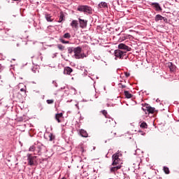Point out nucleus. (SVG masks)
Returning a JSON list of instances; mask_svg holds the SVG:
<instances>
[{"instance_id": "33", "label": "nucleus", "mask_w": 179, "mask_h": 179, "mask_svg": "<svg viewBox=\"0 0 179 179\" xmlns=\"http://www.w3.org/2000/svg\"><path fill=\"white\" fill-rule=\"evenodd\" d=\"M162 20H164V22L165 23H167V22H168L167 18H166V17H163Z\"/></svg>"}, {"instance_id": "3", "label": "nucleus", "mask_w": 179, "mask_h": 179, "mask_svg": "<svg viewBox=\"0 0 179 179\" xmlns=\"http://www.w3.org/2000/svg\"><path fill=\"white\" fill-rule=\"evenodd\" d=\"M114 54L116 58H120V59H124V56L126 55L127 51H122L120 49H117L115 50Z\"/></svg>"}, {"instance_id": "13", "label": "nucleus", "mask_w": 179, "mask_h": 179, "mask_svg": "<svg viewBox=\"0 0 179 179\" xmlns=\"http://www.w3.org/2000/svg\"><path fill=\"white\" fill-rule=\"evenodd\" d=\"M80 134L83 136V138H87V136H89L87 131H86L85 129H80Z\"/></svg>"}, {"instance_id": "24", "label": "nucleus", "mask_w": 179, "mask_h": 179, "mask_svg": "<svg viewBox=\"0 0 179 179\" xmlns=\"http://www.w3.org/2000/svg\"><path fill=\"white\" fill-rule=\"evenodd\" d=\"M163 170H164L165 174H170V169H169V167L164 166Z\"/></svg>"}, {"instance_id": "5", "label": "nucleus", "mask_w": 179, "mask_h": 179, "mask_svg": "<svg viewBox=\"0 0 179 179\" xmlns=\"http://www.w3.org/2000/svg\"><path fill=\"white\" fill-rule=\"evenodd\" d=\"M36 159H37V157L36 156L33 157L31 155L28 156V162L29 166H34V163H36Z\"/></svg>"}, {"instance_id": "36", "label": "nucleus", "mask_w": 179, "mask_h": 179, "mask_svg": "<svg viewBox=\"0 0 179 179\" xmlns=\"http://www.w3.org/2000/svg\"><path fill=\"white\" fill-rule=\"evenodd\" d=\"M122 89H124V88L126 87V86L125 85H122Z\"/></svg>"}, {"instance_id": "4", "label": "nucleus", "mask_w": 179, "mask_h": 179, "mask_svg": "<svg viewBox=\"0 0 179 179\" xmlns=\"http://www.w3.org/2000/svg\"><path fill=\"white\" fill-rule=\"evenodd\" d=\"M112 159V166H120V162H121V159H120V156L118 155V154L113 155Z\"/></svg>"}, {"instance_id": "14", "label": "nucleus", "mask_w": 179, "mask_h": 179, "mask_svg": "<svg viewBox=\"0 0 179 179\" xmlns=\"http://www.w3.org/2000/svg\"><path fill=\"white\" fill-rule=\"evenodd\" d=\"M168 66H169L171 72H174L176 71V66H174V64H173V63H171V62L168 63Z\"/></svg>"}, {"instance_id": "29", "label": "nucleus", "mask_w": 179, "mask_h": 179, "mask_svg": "<svg viewBox=\"0 0 179 179\" xmlns=\"http://www.w3.org/2000/svg\"><path fill=\"white\" fill-rule=\"evenodd\" d=\"M46 102L48 103V104H54V99H48L46 101Z\"/></svg>"}, {"instance_id": "38", "label": "nucleus", "mask_w": 179, "mask_h": 179, "mask_svg": "<svg viewBox=\"0 0 179 179\" xmlns=\"http://www.w3.org/2000/svg\"><path fill=\"white\" fill-rule=\"evenodd\" d=\"M13 1H19V0H13Z\"/></svg>"}, {"instance_id": "37", "label": "nucleus", "mask_w": 179, "mask_h": 179, "mask_svg": "<svg viewBox=\"0 0 179 179\" xmlns=\"http://www.w3.org/2000/svg\"><path fill=\"white\" fill-rule=\"evenodd\" d=\"M111 121H112V122H113V124H114V120H111Z\"/></svg>"}, {"instance_id": "18", "label": "nucleus", "mask_w": 179, "mask_h": 179, "mask_svg": "<svg viewBox=\"0 0 179 179\" xmlns=\"http://www.w3.org/2000/svg\"><path fill=\"white\" fill-rule=\"evenodd\" d=\"M57 47L59 51H65V46L62 44H57Z\"/></svg>"}, {"instance_id": "9", "label": "nucleus", "mask_w": 179, "mask_h": 179, "mask_svg": "<svg viewBox=\"0 0 179 179\" xmlns=\"http://www.w3.org/2000/svg\"><path fill=\"white\" fill-rule=\"evenodd\" d=\"M72 72H73V70L71 67L67 66L64 68V75H71Z\"/></svg>"}, {"instance_id": "15", "label": "nucleus", "mask_w": 179, "mask_h": 179, "mask_svg": "<svg viewBox=\"0 0 179 179\" xmlns=\"http://www.w3.org/2000/svg\"><path fill=\"white\" fill-rule=\"evenodd\" d=\"M65 20V15H64L63 12H60L59 19V23H62V22H64Z\"/></svg>"}, {"instance_id": "31", "label": "nucleus", "mask_w": 179, "mask_h": 179, "mask_svg": "<svg viewBox=\"0 0 179 179\" xmlns=\"http://www.w3.org/2000/svg\"><path fill=\"white\" fill-rule=\"evenodd\" d=\"M20 92H22V93H24V94H26V88H21Z\"/></svg>"}, {"instance_id": "21", "label": "nucleus", "mask_w": 179, "mask_h": 179, "mask_svg": "<svg viewBox=\"0 0 179 179\" xmlns=\"http://www.w3.org/2000/svg\"><path fill=\"white\" fill-rule=\"evenodd\" d=\"M45 17L47 20V22H52V18H51L52 17L50 15V14H45Z\"/></svg>"}, {"instance_id": "19", "label": "nucleus", "mask_w": 179, "mask_h": 179, "mask_svg": "<svg viewBox=\"0 0 179 179\" xmlns=\"http://www.w3.org/2000/svg\"><path fill=\"white\" fill-rule=\"evenodd\" d=\"M140 127L142 128L143 129H148V124L145 122H143L140 124Z\"/></svg>"}, {"instance_id": "12", "label": "nucleus", "mask_w": 179, "mask_h": 179, "mask_svg": "<svg viewBox=\"0 0 179 179\" xmlns=\"http://www.w3.org/2000/svg\"><path fill=\"white\" fill-rule=\"evenodd\" d=\"M152 6L155 8V10H157V12H161V10H162V7L160 6V4H159V3H153Z\"/></svg>"}, {"instance_id": "27", "label": "nucleus", "mask_w": 179, "mask_h": 179, "mask_svg": "<svg viewBox=\"0 0 179 179\" xmlns=\"http://www.w3.org/2000/svg\"><path fill=\"white\" fill-rule=\"evenodd\" d=\"M64 38H69L71 37V34L69 33H66L63 36Z\"/></svg>"}, {"instance_id": "7", "label": "nucleus", "mask_w": 179, "mask_h": 179, "mask_svg": "<svg viewBox=\"0 0 179 179\" xmlns=\"http://www.w3.org/2000/svg\"><path fill=\"white\" fill-rule=\"evenodd\" d=\"M118 48L119 50H125L126 51H131V48L124 43H120L118 45Z\"/></svg>"}, {"instance_id": "2", "label": "nucleus", "mask_w": 179, "mask_h": 179, "mask_svg": "<svg viewBox=\"0 0 179 179\" xmlns=\"http://www.w3.org/2000/svg\"><path fill=\"white\" fill-rule=\"evenodd\" d=\"M78 12H84L85 13H89V15H92V7L89 6H79L77 8Z\"/></svg>"}, {"instance_id": "22", "label": "nucleus", "mask_w": 179, "mask_h": 179, "mask_svg": "<svg viewBox=\"0 0 179 179\" xmlns=\"http://www.w3.org/2000/svg\"><path fill=\"white\" fill-rule=\"evenodd\" d=\"M159 20H163V16L158 14L155 16V22H159Z\"/></svg>"}, {"instance_id": "28", "label": "nucleus", "mask_w": 179, "mask_h": 179, "mask_svg": "<svg viewBox=\"0 0 179 179\" xmlns=\"http://www.w3.org/2000/svg\"><path fill=\"white\" fill-rule=\"evenodd\" d=\"M29 152H34V150H36V147L34 145H31L29 149Z\"/></svg>"}, {"instance_id": "26", "label": "nucleus", "mask_w": 179, "mask_h": 179, "mask_svg": "<svg viewBox=\"0 0 179 179\" xmlns=\"http://www.w3.org/2000/svg\"><path fill=\"white\" fill-rule=\"evenodd\" d=\"M55 139V136L52 135V134H49V141H52Z\"/></svg>"}, {"instance_id": "35", "label": "nucleus", "mask_w": 179, "mask_h": 179, "mask_svg": "<svg viewBox=\"0 0 179 179\" xmlns=\"http://www.w3.org/2000/svg\"><path fill=\"white\" fill-rule=\"evenodd\" d=\"M70 43H69V41H66V43H65V44H69Z\"/></svg>"}, {"instance_id": "6", "label": "nucleus", "mask_w": 179, "mask_h": 179, "mask_svg": "<svg viewBox=\"0 0 179 179\" xmlns=\"http://www.w3.org/2000/svg\"><path fill=\"white\" fill-rule=\"evenodd\" d=\"M80 23V27L81 29H85L87 27V21L85 20H82L80 18L78 19Z\"/></svg>"}, {"instance_id": "20", "label": "nucleus", "mask_w": 179, "mask_h": 179, "mask_svg": "<svg viewBox=\"0 0 179 179\" xmlns=\"http://www.w3.org/2000/svg\"><path fill=\"white\" fill-rule=\"evenodd\" d=\"M68 54H72L75 51V48L73 47H68L67 48Z\"/></svg>"}, {"instance_id": "1", "label": "nucleus", "mask_w": 179, "mask_h": 179, "mask_svg": "<svg viewBox=\"0 0 179 179\" xmlns=\"http://www.w3.org/2000/svg\"><path fill=\"white\" fill-rule=\"evenodd\" d=\"M74 57L76 59H83L85 54H82V48L80 46L74 48Z\"/></svg>"}, {"instance_id": "8", "label": "nucleus", "mask_w": 179, "mask_h": 179, "mask_svg": "<svg viewBox=\"0 0 179 179\" xmlns=\"http://www.w3.org/2000/svg\"><path fill=\"white\" fill-rule=\"evenodd\" d=\"M143 111H145V113H148V114H153V113H155V108L152 107V106H146L145 109L143 108Z\"/></svg>"}, {"instance_id": "10", "label": "nucleus", "mask_w": 179, "mask_h": 179, "mask_svg": "<svg viewBox=\"0 0 179 179\" xmlns=\"http://www.w3.org/2000/svg\"><path fill=\"white\" fill-rule=\"evenodd\" d=\"M78 24H79V23L78 22V20H73L71 23V27H73V29H76V30H78V29L79 27Z\"/></svg>"}, {"instance_id": "34", "label": "nucleus", "mask_w": 179, "mask_h": 179, "mask_svg": "<svg viewBox=\"0 0 179 179\" xmlns=\"http://www.w3.org/2000/svg\"><path fill=\"white\" fill-rule=\"evenodd\" d=\"M130 75L131 74L129 73H125L126 78H129Z\"/></svg>"}, {"instance_id": "23", "label": "nucleus", "mask_w": 179, "mask_h": 179, "mask_svg": "<svg viewBox=\"0 0 179 179\" xmlns=\"http://www.w3.org/2000/svg\"><path fill=\"white\" fill-rule=\"evenodd\" d=\"M99 8H107V3L101 2L98 5Z\"/></svg>"}, {"instance_id": "25", "label": "nucleus", "mask_w": 179, "mask_h": 179, "mask_svg": "<svg viewBox=\"0 0 179 179\" xmlns=\"http://www.w3.org/2000/svg\"><path fill=\"white\" fill-rule=\"evenodd\" d=\"M101 113H102L103 115H104L106 118H108V113H107V110H101Z\"/></svg>"}, {"instance_id": "16", "label": "nucleus", "mask_w": 179, "mask_h": 179, "mask_svg": "<svg viewBox=\"0 0 179 179\" xmlns=\"http://www.w3.org/2000/svg\"><path fill=\"white\" fill-rule=\"evenodd\" d=\"M62 113H57L55 115V120L57 121V122H61L60 118H62Z\"/></svg>"}, {"instance_id": "32", "label": "nucleus", "mask_w": 179, "mask_h": 179, "mask_svg": "<svg viewBox=\"0 0 179 179\" xmlns=\"http://www.w3.org/2000/svg\"><path fill=\"white\" fill-rule=\"evenodd\" d=\"M138 132H139V134H141V135H143V136L145 134V133L143 132V131H141V130H139Z\"/></svg>"}, {"instance_id": "11", "label": "nucleus", "mask_w": 179, "mask_h": 179, "mask_svg": "<svg viewBox=\"0 0 179 179\" xmlns=\"http://www.w3.org/2000/svg\"><path fill=\"white\" fill-rule=\"evenodd\" d=\"M121 169V165H117V166H113V167H110V173H115V171H118Z\"/></svg>"}, {"instance_id": "17", "label": "nucleus", "mask_w": 179, "mask_h": 179, "mask_svg": "<svg viewBox=\"0 0 179 179\" xmlns=\"http://www.w3.org/2000/svg\"><path fill=\"white\" fill-rule=\"evenodd\" d=\"M124 96L126 99H131V97L134 96L131 93H129V91H124Z\"/></svg>"}, {"instance_id": "30", "label": "nucleus", "mask_w": 179, "mask_h": 179, "mask_svg": "<svg viewBox=\"0 0 179 179\" xmlns=\"http://www.w3.org/2000/svg\"><path fill=\"white\" fill-rule=\"evenodd\" d=\"M59 41H60V43H62V44H65V43H66V41L64 40V38H60Z\"/></svg>"}]
</instances>
